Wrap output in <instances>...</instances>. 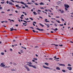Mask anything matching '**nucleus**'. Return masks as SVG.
I'll return each mask as SVG.
<instances>
[{
	"label": "nucleus",
	"mask_w": 73,
	"mask_h": 73,
	"mask_svg": "<svg viewBox=\"0 0 73 73\" xmlns=\"http://www.w3.org/2000/svg\"><path fill=\"white\" fill-rule=\"evenodd\" d=\"M32 63H31V62H27V65H28V66H29L31 67V66H32Z\"/></svg>",
	"instance_id": "obj_1"
},
{
	"label": "nucleus",
	"mask_w": 73,
	"mask_h": 73,
	"mask_svg": "<svg viewBox=\"0 0 73 73\" xmlns=\"http://www.w3.org/2000/svg\"><path fill=\"white\" fill-rule=\"evenodd\" d=\"M24 67L25 68H26V69H27V71H28L29 72L30 71V69H29V68H28L27 65H25Z\"/></svg>",
	"instance_id": "obj_2"
},
{
	"label": "nucleus",
	"mask_w": 73,
	"mask_h": 73,
	"mask_svg": "<svg viewBox=\"0 0 73 73\" xmlns=\"http://www.w3.org/2000/svg\"><path fill=\"white\" fill-rule=\"evenodd\" d=\"M5 66V65H4V62L1 63L0 65V66L3 67V68H4Z\"/></svg>",
	"instance_id": "obj_3"
},
{
	"label": "nucleus",
	"mask_w": 73,
	"mask_h": 73,
	"mask_svg": "<svg viewBox=\"0 0 73 73\" xmlns=\"http://www.w3.org/2000/svg\"><path fill=\"white\" fill-rule=\"evenodd\" d=\"M64 7H65V8H69L70 7L69 5H66L65 4L64 5Z\"/></svg>",
	"instance_id": "obj_4"
},
{
	"label": "nucleus",
	"mask_w": 73,
	"mask_h": 73,
	"mask_svg": "<svg viewBox=\"0 0 73 73\" xmlns=\"http://www.w3.org/2000/svg\"><path fill=\"white\" fill-rule=\"evenodd\" d=\"M43 67L44 68H45L46 69H49L50 70H52V68H50L49 67H46L44 65H43Z\"/></svg>",
	"instance_id": "obj_5"
},
{
	"label": "nucleus",
	"mask_w": 73,
	"mask_h": 73,
	"mask_svg": "<svg viewBox=\"0 0 73 73\" xmlns=\"http://www.w3.org/2000/svg\"><path fill=\"white\" fill-rule=\"evenodd\" d=\"M36 29H37V30H38V31H42V32L43 31H44V29H38V28H37Z\"/></svg>",
	"instance_id": "obj_6"
},
{
	"label": "nucleus",
	"mask_w": 73,
	"mask_h": 73,
	"mask_svg": "<svg viewBox=\"0 0 73 73\" xmlns=\"http://www.w3.org/2000/svg\"><path fill=\"white\" fill-rule=\"evenodd\" d=\"M15 7H18L17 8L18 9H19V8H21V7L19 6L18 5H16Z\"/></svg>",
	"instance_id": "obj_7"
},
{
	"label": "nucleus",
	"mask_w": 73,
	"mask_h": 73,
	"mask_svg": "<svg viewBox=\"0 0 73 73\" xmlns=\"http://www.w3.org/2000/svg\"><path fill=\"white\" fill-rule=\"evenodd\" d=\"M59 11H60V12L61 13H63L64 12V10H62V11H61V9H59Z\"/></svg>",
	"instance_id": "obj_8"
},
{
	"label": "nucleus",
	"mask_w": 73,
	"mask_h": 73,
	"mask_svg": "<svg viewBox=\"0 0 73 73\" xmlns=\"http://www.w3.org/2000/svg\"><path fill=\"white\" fill-rule=\"evenodd\" d=\"M67 68L69 70H72V68L71 67H68Z\"/></svg>",
	"instance_id": "obj_9"
},
{
	"label": "nucleus",
	"mask_w": 73,
	"mask_h": 73,
	"mask_svg": "<svg viewBox=\"0 0 73 73\" xmlns=\"http://www.w3.org/2000/svg\"><path fill=\"white\" fill-rule=\"evenodd\" d=\"M10 31H13V30H15V31H17V29H12L11 28H10Z\"/></svg>",
	"instance_id": "obj_10"
},
{
	"label": "nucleus",
	"mask_w": 73,
	"mask_h": 73,
	"mask_svg": "<svg viewBox=\"0 0 73 73\" xmlns=\"http://www.w3.org/2000/svg\"><path fill=\"white\" fill-rule=\"evenodd\" d=\"M20 3H21L22 4H23V5H27V4L26 3H24V2H20Z\"/></svg>",
	"instance_id": "obj_11"
},
{
	"label": "nucleus",
	"mask_w": 73,
	"mask_h": 73,
	"mask_svg": "<svg viewBox=\"0 0 73 73\" xmlns=\"http://www.w3.org/2000/svg\"><path fill=\"white\" fill-rule=\"evenodd\" d=\"M60 66H65V65L63 64H59Z\"/></svg>",
	"instance_id": "obj_12"
},
{
	"label": "nucleus",
	"mask_w": 73,
	"mask_h": 73,
	"mask_svg": "<svg viewBox=\"0 0 73 73\" xmlns=\"http://www.w3.org/2000/svg\"><path fill=\"white\" fill-rule=\"evenodd\" d=\"M36 65L33 66V65H32V66H31V67H33V68H35V69H36L37 68L36 67Z\"/></svg>",
	"instance_id": "obj_13"
},
{
	"label": "nucleus",
	"mask_w": 73,
	"mask_h": 73,
	"mask_svg": "<svg viewBox=\"0 0 73 73\" xmlns=\"http://www.w3.org/2000/svg\"><path fill=\"white\" fill-rule=\"evenodd\" d=\"M9 4H10V5H14V4H12V2H9Z\"/></svg>",
	"instance_id": "obj_14"
},
{
	"label": "nucleus",
	"mask_w": 73,
	"mask_h": 73,
	"mask_svg": "<svg viewBox=\"0 0 73 73\" xmlns=\"http://www.w3.org/2000/svg\"><path fill=\"white\" fill-rule=\"evenodd\" d=\"M45 25H46V26H47V28H49V24H46V23H44Z\"/></svg>",
	"instance_id": "obj_15"
},
{
	"label": "nucleus",
	"mask_w": 73,
	"mask_h": 73,
	"mask_svg": "<svg viewBox=\"0 0 73 73\" xmlns=\"http://www.w3.org/2000/svg\"><path fill=\"white\" fill-rule=\"evenodd\" d=\"M44 21L45 22H46V23H47V22H50L49 21H47V19H45Z\"/></svg>",
	"instance_id": "obj_16"
},
{
	"label": "nucleus",
	"mask_w": 73,
	"mask_h": 73,
	"mask_svg": "<svg viewBox=\"0 0 73 73\" xmlns=\"http://www.w3.org/2000/svg\"><path fill=\"white\" fill-rule=\"evenodd\" d=\"M60 3H61V2L60 1H59L57 2V4H58V5L60 4Z\"/></svg>",
	"instance_id": "obj_17"
},
{
	"label": "nucleus",
	"mask_w": 73,
	"mask_h": 73,
	"mask_svg": "<svg viewBox=\"0 0 73 73\" xmlns=\"http://www.w3.org/2000/svg\"><path fill=\"white\" fill-rule=\"evenodd\" d=\"M33 13L35 15H37V14L36 13L35 11H34Z\"/></svg>",
	"instance_id": "obj_18"
},
{
	"label": "nucleus",
	"mask_w": 73,
	"mask_h": 73,
	"mask_svg": "<svg viewBox=\"0 0 73 73\" xmlns=\"http://www.w3.org/2000/svg\"><path fill=\"white\" fill-rule=\"evenodd\" d=\"M56 69H57V70H60V68H59V67H57Z\"/></svg>",
	"instance_id": "obj_19"
},
{
	"label": "nucleus",
	"mask_w": 73,
	"mask_h": 73,
	"mask_svg": "<svg viewBox=\"0 0 73 73\" xmlns=\"http://www.w3.org/2000/svg\"><path fill=\"white\" fill-rule=\"evenodd\" d=\"M44 64H45V65H47V66H48L49 65V64L48 63H45Z\"/></svg>",
	"instance_id": "obj_20"
},
{
	"label": "nucleus",
	"mask_w": 73,
	"mask_h": 73,
	"mask_svg": "<svg viewBox=\"0 0 73 73\" xmlns=\"http://www.w3.org/2000/svg\"><path fill=\"white\" fill-rule=\"evenodd\" d=\"M39 25H40V26H41L42 27H44V25H42L41 23H39Z\"/></svg>",
	"instance_id": "obj_21"
},
{
	"label": "nucleus",
	"mask_w": 73,
	"mask_h": 73,
	"mask_svg": "<svg viewBox=\"0 0 73 73\" xmlns=\"http://www.w3.org/2000/svg\"><path fill=\"white\" fill-rule=\"evenodd\" d=\"M57 30H58V29H57V28H56L55 29H54V32H56V31H57Z\"/></svg>",
	"instance_id": "obj_22"
},
{
	"label": "nucleus",
	"mask_w": 73,
	"mask_h": 73,
	"mask_svg": "<svg viewBox=\"0 0 73 73\" xmlns=\"http://www.w3.org/2000/svg\"><path fill=\"white\" fill-rule=\"evenodd\" d=\"M13 65H15V66L16 65H17V64L16 63H13Z\"/></svg>",
	"instance_id": "obj_23"
},
{
	"label": "nucleus",
	"mask_w": 73,
	"mask_h": 73,
	"mask_svg": "<svg viewBox=\"0 0 73 73\" xmlns=\"http://www.w3.org/2000/svg\"><path fill=\"white\" fill-rule=\"evenodd\" d=\"M33 60L37 61V58H33Z\"/></svg>",
	"instance_id": "obj_24"
},
{
	"label": "nucleus",
	"mask_w": 73,
	"mask_h": 73,
	"mask_svg": "<svg viewBox=\"0 0 73 73\" xmlns=\"http://www.w3.org/2000/svg\"><path fill=\"white\" fill-rule=\"evenodd\" d=\"M40 5H44V3L41 2L39 4Z\"/></svg>",
	"instance_id": "obj_25"
},
{
	"label": "nucleus",
	"mask_w": 73,
	"mask_h": 73,
	"mask_svg": "<svg viewBox=\"0 0 73 73\" xmlns=\"http://www.w3.org/2000/svg\"><path fill=\"white\" fill-rule=\"evenodd\" d=\"M62 72H66V71H65V70H62Z\"/></svg>",
	"instance_id": "obj_26"
},
{
	"label": "nucleus",
	"mask_w": 73,
	"mask_h": 73,
	"mask_svg": "<svg viewBox=\"0 0 73 73\" xmlns=\"http://www.w3.org/2000/svg\"><path fill=\"white\" fill-rule=\"evenodd\" d=\"M10 67V66H4V68H9Z\"/></svg>",
	"instance_id": "obj_27"
},
{
	"label": "nucleus",
	"mask_w": 73,
	"mask_h": 73,
	"mask_svg": "<svg viewBox=\"0 0 73 73\" xmlns=\"http://www.w3.org/2000/svg\"><path fill=\"white\" fill-rule=\"evenodd\" d=\"M29 19H31V20H32V21H33V19L32 18H30Z\"/></svg>",
	"instance_id": "obj_28"
},
{
	"label": "nucleus",
	"mask_w": 73,
	"mask_h": 73,
	"mask_svg": "<svg viewBox=\"0 0 73 73\" xmlns=\"http://www.w3.org/2000/svg\"><path fill=\"white\" fill-rule=\"evenodd\" d=\"M60 59V58H56L54 59V60H58Z\"/></svg>",
	"instance_id": "obj_29"
},
{
	"label": "nucleus",
	"mask_w": 73,
	"mask_h": 73,
	"mask_svg": "<svg viewBox=\"0 0 73 73\" xmlns=\"http://www.w3.org/2000/svg\"><path fill=\"white\" fill-rule=\"evenodd\" d=\"M56 21H57V22H58V23H60V21H57V20H56Z\"/></svg>",
	"instance_id": "obj_30"
},
{
	"label": "nucleus",
	"mask_w": 73,
	"mask_h": 73,
	"mask_svg": "<svg viewBox=\"0 0 73 73\" xmlns=\"http://www.w3.org/2000/svg\"><path fill=\"white\" fill-rule=\"evenodd\" d=\"M29 28H31V29H34V28H33V27H30Z\"/></svg>",
	"instance_id": "obj_31"
},
{
	"label": "nucleus",
	"mask_w": 73,
	"mask_h": 73,
	"mask_svg": "<svg viewBox=\"0 0 73 73\" xmlns=\"http://www.w3.org/2000/svg\"><path fill=\"white\" fill-rule=\"evenodd\" d=\"M65 11H68V9L66 8L65 7Z\"/></svg>",
	"instance_id": "obj_32"
},
{
	"label": "nucleus",
	"mask_w": 73,
	"mask_h": 73,
	"mask_svg": "<svg viewBox=\"0 0 73 73\" xmlns=\"http://www.w3.org/2000/svg\"><path fill=\"white\" fill-rule=\"evenodd\" d=\"M54 25L55 27H57V25L56 23L54 24Z\"/></svg>",
	"instance_id": "obj_33"
},
{
	"label": "nucleus",
	"mask_w": 73,
	"mask_h": 73,
	"mask_svg": "<svg viewBox=\"0 0 73 73\" xmlns=\"http://www.w3.org/2000/svg\"><path fill=\"white\" fill-rule=\"evenodd\" d=\"M1 54H2V55H4V53L3 52H1Z\"/></svg>",
	"instance_id": "obj_34"
},
{
	"label": "nucleus",
	"mask_w": 73,
	"mask_h": 73,
	"mask_svg": "<svg viewBox=\"0 0 73 73\" xmlns=\"http://www.w3.org/2000/svg\"><path fill=\"white\" fill-rule=\"evenodd\" d=\"M32 31H33V32H34V33H35V32H36V31H35V30H33Z\"/></svg>",
	"instance_id": "obj_35"
},
{
	"label": "nucleus",
	"mask_w": 73,
	"mask_h": 73,
	"mask_svg": "<svg viewBox=\"0 0 73 73\" xmlns=\"http://www.w3.org/2000/svg\"><path fill=\"white\" fill-rule=\"evenodd\" d=\"M25 19L26 20H29V19L28 18L27 19L25 18Z\"/></svg>",
	"instance_id": "obj_36"
},
{
	"label": "nucleus",
	"mask_w": 73,
	"mask_h": 73,
	"mask_svg": "<svg viewBox=\"0 0 73 73\" xmlns=\"http://www.w3.org/2000/svg\"><path fill=\"white\" fill-rule=\"evenodd\" d=\"M59 46H63V45L61 44V45H59Z\"/></svg>",
	"instance_id": "obj_37"
},
{
	"label": "nucleus",
	"mask_w": 73,
	"mask_h": 73,
	"mask_svg": "<svg viewBox=\"0 0 73 73\" xmlns=\"http://www.w3.org/2000/svg\"><path fill=\"white\" fill-rule=\"evenodd\" d=\"M68 65L69 66H71V65L70 64H68Z\"/></svg>",
	"instance_id": "obj_38"
},
{
	"label": "nucleus",
	"mask_w": 73,
	"mask_h": 73,
	"mask_svg": "<svg viewBox=\"0 0 73 73\" xmlns=\"http://www.w3.org/2000/svg\"><path fill=\"white\" fill-rule=\"evenodd\" d=\"M23 21H24V22L25 23H27V22L24 20H23Z\"/></svg>",
	"instance_id": "obj_39"
},
{
	"label": "nucleus",
	"mask_w": 73,
	"mask_h": 73,
	"mask_svg": "<svg viewBox=\"0 0 73 73\" xmlns=\"http://www.w3.org/2000/svg\"><path fill=\"white\" fill-rule=\"evenodd\" d=\"M9 16H13V15L12 14H9Z\"/></svg>",
	"instance_id": "obj_40"
},
{
	"label": "nucleus",
	"mask_w": 73,
	"mask_h": 73,
	"mask_svg": "<svg viewBox=\"0 0 73 73\" xmlns=\"http://www.w3.org/2000/svg\"><path fill=\"white\" fill-rule=\"evenodd\" d=\"M21 53H23V50H21Z\"/></svg>",
	"instance_id": "obj_41"
},
{
	"label": "nucleus",
	"mask_w": 73,
	"mask_h": 73,
	"mask_svg": "<svg viewBox=\"0 0 73 73\" xmlns=\"http://www.w3.org/2000/svg\"><path fill=\"white\" fill-rule=\"evenodd\" d=\"M1 4H4V2H1Z\"/></svg>",
	"instance_id": "obj_42"
},
{
	"label": "nucleus",
	"mask_w": 73,
	"mask_h": 73,
	"mask_svg": "<svg viewBox=\"0 0 73 73\" xmlns=\"http://www.w3.org/2000/svg\"><path fill=\"white\" fill-rule=\"evenodd\" d=\"M35 4L36 5H38V4L37 3H35Z\"/></svg>",
	"instance_id": "obj_43"
},
{
	"label": "nucleus",
	"mask_w": 73,
	"mask_h": 73,
	"mask_svg": "<svg viewBox=\"0 0 73 73\" xmlns=\"http://www.w3.org/2000/svg\"><path fill=\"white\" fill-rule=\"evenodd\" d=\"M25 7H28V6L27 5H25Z\"/></svg>",
	"instance_id": "obj_44"
},
{
	"label": "nucleus",
	"mask_w": 73,
	"mask_h": 73,
	"mask_svg": "<svg viewBox=\"0 0 73 73\" xmlns=\"http://www.w3.org/2000/svg\"><path fill=\"white\" fill-rule=\"evenodd\" d=\"M33 23H34V24H36V22H35V21H34V22H33Z\"/></svg>",
	"instance_id": "obj_45"
},
{
	"label": "nucleus",
	"mask_w": 73,
	"mask_h": 73,
	"mask_svg": "<svg viewBox=\"0 0 73 73\" xmlns=\"http://www.w3.org/2000/svg\"><path fill=\"white\" fill-rule=\"evenodd\" d=\"M25 24H27V23H23V25H25Z\"/></svg>",
	"instance_id": "obj_46"
},
{
	"label": "nucleus",
	"mask_w": 73,
	"mask_h": 73,
	"mask_svg": "<svg viewBox=\"0 0 73 73\" xmlns=\"http://www.w3.org/2000/svg\"><path fill=\"white\" fill-rule=\"evenodd\" d=\"M39 18H40V19H43V18L42 17H39Z\"/></svg>",
	"instance_id": "obj_47"
},
{
	"label": "nucleus",
	"mask_w": 73,
	"mask_h": 73,
	"mask_svg": "<svg viewBox=\"0 0 73 73\" xmlns=\"http://www.w3.org/2000/svg\"><path fill=\"white\" fill-rule=\"evenodd\" d=\"M27 4H31V3L29 2H28V3H27Z\"/></svg>",
	"instance_id": "obj_48"
},
{
	"label": "nucleus",
	"mask_w": 73,
	"mask_h": 73,
	"mask_svg": "<svg viewBox=\"0 0 73 73\" xmlns=\"http://www.w3.org/2000/svg\"><path fill=\"white\" fill-rule=\"evenodd\" d=\"M1 13H4L5 12H4V11H2V12H1Z\"/></svg>",
	"instance_id": "obj_49"
},
{
	"label": "nucleus",
	"mask_w": 73,
	"mask_h": 73,
	"mask_svg": "<svg viewBox=\"0 0 73 73\" xmlns=\"http://www.w3.org/2000/svg\"><path fill=\"white\" fill-rule=\"evenodd\" d=\"M10 51H12V49L11 48H10Z\"/></svg>",
	"instance_id": "obj_50"
},
{
	"label": "nucleus",
	"mask_w": 73,
	"mask_h": 73,
	"mask_svg": "<svg viewBox=\"0 0 73 73\" xmlns=\"http://www.w3.org/2000/svg\"><path fill=\"white\" fill-rule=\"evenodd\" d=\"M15 26L16 27H18V26H19V25H18V24L16 25H15Z\"/></svg>",
	"instance_id": "obj_51"
},
{
	"label": "nucleus",
	"mask_w": 73,
	"mask_h": 73,
	"mask_svg": "<svg viewBox=\"0 0 73 73\" xmlns=\"http://www.w3.org/2000/svg\"><path fill=\"white\" fill-rule=\"evenodd\" d=\"M5 22V21H1V23H4Z\"/></svg>",
	"instance_id": "obj_52"
},
{
	"label": "nucleus",
	"mask_w": 73,
	"mask_h": 73,
	"mask_svg": "<svg viewBox=\"0 0 73 73\" xmlns=\"http://www.w3.org/2000/svg\"><path fill=\"white\" fill-rule=\"evenodd\" d=\"M24 16V15H21V17H22V16Z\"/></svg>",
	"instance_id": "obj_53"
},
{
	"label": "nucleus",
	"mask_w": 73,
	"mask_h": 73,
	"mask_svg": "<svg viewBox=\"0 0 73 73\" xmlns=\"http://www.w3.org/2000/svg\"><path fill=\"white\" fill-rule=\"evenodd\" d=\"M59 25L60 26H63V24H62V25L60 24Z\"/></svg>",
	"instance_id": "obj_54"
},
{
	"label": "nucleus",
	"mask_w": 73,
	"mask_h": 73,
	"mask_svg": "<svg viewBox=\"0 0 73 73\" xmlns=\"http://www.w3.org/2000/svg\"><path fill=\"white\" fill-rule=\"evenodd\" d=\"M18 21L20 23H21V21H20V20L19 19Z\"/></svg>",
	"instance_id": "obj_55"
},
{
	"label": "nucleus",
	"mask_w": 73,
	"mask_h": 73,
	"mask_svg": "<svg viewBox=\"0 0 73 73\" xmlns=\"http://www.w3.org/2000/svg\"><path fill=\"white\" fill-rule=\"evenodd\" d=\"M8 3H9V2L8 1H7V4H8Z\"/></svg>",
	"instance_id": "obj_56"
},
{
	"label": "nucleus",
	"mask_w": 73,
	"mask_h": 73,
	"mask_svg": "<svg viewBox=\"0 0 73 73\" xmlns=\"http://www.w3.org/2000/svg\"><path fill=\"white\" fill-rule=\"evenodd\" d=\"M0 9H3V8L1 7H0Z\"/></svg>",
	"instance_id": "obj_57"
},
{
	"label": "nucleus",
	"mask_w": 73,
	"mask_h": 73,
	"mask_svg": "<svg viewBox=\"0 0 73 73\" xmlns=\"http://www.w3.org/2000/svg\"><path fill=\"white\" fill-rule=\"evenodd\" d=\"M56 18H60L59 17H56Z\"/></svg>",
	"instance_id": "obj_58"
},
{
	"label": "nucleus",
	"mask_w": 73,
	"mask_h": 73,
	"mask_svg": "<svg viewBox=\"0 0 73 73\" xmlns=\"http://www.w3.org/2000/svg\"><path fill=\"white\" fill-rule=\"evenodd\" d=\"M7 11L8 12L9 11H10V9H8V10H7Z\"/></svg>",
	"instance_id": "obj_59"
},
{
	"label": "nucleus",
	"mask_w": 73,
	"mask_h": 73,
	"mask_svg": "<svg viewBox=\"0 0 73 73\" xmlns=\"http://www.w3.org/2000/svg\"><path fill=\"white\" fill-rule=\"evenodd\" d=\"M40 9H44V7H40Z\"/></svg>",
	"instance_id": "obj_60"
},
{
	"label": "nucleus",
	"mask_w": 73,
	"mask_h": 73,
	"mask_svg": "<svg viewBox=\"0 0 73 73\" xmlns=\"http://www.w3.org/2000/svg\"><path fill=\"white\" fill-rule=\"evenodd\" d=\"M15 12H16V13H18V11H15Z\"/></svg>",
	"instance_id": "obj_61"
},
{
	"label": "nucleus",
	"mask_w": 73,
	"mask_h": 73,
	"mask_svg": "<svg viewBox=\"0 0 73 73\" xmlns=\"http://www.w3.org/2000/svg\"><path fill=\"white\" fill-rule=\"evenodd\" d=\"M25 31H28V29H26L25 30Z\"/></svg>",
	"instance_id": "obj_62"
},
{
	"label": "nucleus",
	"mask_w": 73,
	"mask_h": 73,
	"mask_svg": "<svg viewBox=\"0 0 73 73\" xmlns=\"http://www.w3.org/2000/svg\"><path fill=\"white\" fill-rule=\"evenodd\" d=\"M33 25H34V26H35V24L33 23Z\"/></svg>",
	"instance_id": "obj_63"
},
{
	"label": "nucleus",
	"mask_w": 73,
	"mask_h": 73,
	"mask_svg": "<svg viewBox=\"0 0 73 73\" xmlns=\"http://www.w3.org/2000/svg\"><path fill=\"white\" fill-rule=\"evenodd\" d=\"M70 42H71V43H73V42L70 41Z\"/></svg>",
	"instance_id": "obj_64"
}]
</instances>
